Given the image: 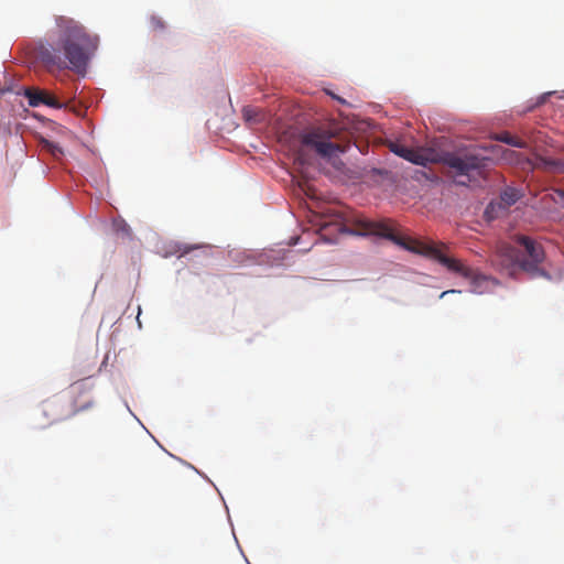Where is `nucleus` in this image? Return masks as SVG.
I'll return each instance as SVG.
<instances>
[{
  "mask_svg": "<svg viewBox=\"0 0 564 564\" xmlns=\"http://www.w3.org/2000/svg\"><path fill=\"white\" fill-rule=\"evenodd\" d=\"M359 226L364 235H375L393 241L395 245L417 254L436 260L448 271L459 274L470 282L473 292H481L482 284L488 282V278L477 270H474L460 260L449 257L444 246L426 243L411 238L398 236L391 224L388 221L359 220Z\"/></svg>",
  "mask_w": 564,
  "mask_h": 564,
  "instance_id": "obj_2",
  "label": "nucleus"
},
{
  "mask_svg": "<svg viewBox=\"0 0 564 564\" xmlns=\"http://www.w3.org/2000/svg\"><path fill=\"white\" fill-rule=\"evenodd\" d=\"M41 414L45 420L43 423L44 426L73 416L68 406L65 405L64 400L59 397H53L42 402Z\"/></svg>",
  "mask_w": 564,
  "mask_h": 564,
  "instance_id": "obj_8",
  "label": "nucleus"
},
{
  "mask_svg": "<svg viewBox=\"0 0 564 564\" xmlns=\"http://www.w3.org/2000/svg\"><path fill=\"white\" fill-rule=\"evenodd\" d=\"M531 165L533 169L564 174V163L560 160L534 155L531 161Z\"/></svg>",
  "mask_w": 564,
  "mask_h": 564,
  "instance_id": "obj_11",
  "label": "nucleus"
},
{
  "mask_svg": "<svg viewBox=\"0 0 564 564\" xmlns=\"http://www.w3.org/2000/svg\"><path fill=\"white\" fill-rule=\"evenodd\" d=\"M516 242L523 247L528 259L521 258L516 247L502 243L497 249L494 262L506 269L509 273H513L519 268L528 273L531 279L543 278L552 280L551 274L541 267L545 259L542 245L523 235L517 236Z\"/></svg>",
  "mask_w": 564,
  "mask_h": 564,
  "instance_id": "obj_4",
  "label": "nucleus"
},
{
  "mask_svg": "<svg viewBox=\"0 0 564 564\" xmlns=\"http://www.w3.org/2000/svg\"><path fill=\"white\" fill-rule=\"evenodd\" d=\"M486 161V158L479 155L476 151L465 150L437 154L436 162H443L448 166L449 173L457 184L467 185L487 166Z\"/></svg>",
  "mask_w": 564,
  "mask_h": 564,
  "instance_id": "obj_5",
  "label": "nucleus"
},
{
  "mask_svg": "<svg viewBox=\"0 0 564 564\" xmlns=\"http://www.w3.org/2000/svg\"><path fill=\"white\" fill-rule=\"evenodd\" d=\"M242 117L249 123H257L261 121L262 115L257 108L247 106L242 109Z\"/></svg>",
  "mask_w": 564,
  "mask_h": 564,
  "instance_id": "obj_13",
  "label": "nucleus"
},
{
  "mask_svg": "<svg viewBox=\"0 0 564 564\" xmlns=\"http://www.w3.org/2000/svg\"><path fill=\"white\" fill-rule=\"evenodd\" d=\"M552 94L553 93H545V94L541 95L540 97H538V99L532 105H530L527 108L525 111H531V110L535 109L536 107L543 105L546 101L547 97L551 96Z\"/></svg>",
  "mask_w": 564,
  "mask_h": 564,
  "instance_id": "obj_17",
  "label": "nucleus"
},
{
  "mask_svg": "<svg viewBox=\"0 0 564 564\" xmlns=\"http://www.w3.org/2000/svg\"><path fill=\"white\" fill-rule=\"evenodd\" d=\"M57 46L41 45L39 58L48 68L73 69L84 73L97 48V36L89 34L86 28L73 18L56 15Z\"/></svg>",
  "mask_w": 564,
  "mask_h": 564,
  "instance_id": "obj_1",
  "label": "nucleus"
},
{
  "mask_svg": "<svg viewBox=\"0 0 564 564\" xmlns=\"http://www.w3.org/2000/svg\"><path fill=\"white\" fill-rule=\"evenodd\" d=\"M44 148L55 158L63 154V150L62 148L54 143V142H51V141H44Z\"/></svg>",
  "mask_w": 564,
  "mask_h": 564,
  "instance_id": "obj_16",
  "label": "nucleus"
},
{
  "mask_svg": "<svg viewBox=\"0 0 564 564\" xmlns=\"http://www.w3.org/2000/svg\"><path fill=\"white\" fill-rule=\"evenodd\" d=\"M333 227L336 231H339V232L344 231V228H345V226L338 221H324L323 224H321V228H319L322 236L325 237L326 231H328Z\"/></svg>",
  "mask_w": 564,
  "mask_h": 564,
  "instance_id": "obj_15",
  "label": "nucleus"
},
{
  "mask_svg": "<svg viewBox=\"0 0 564 564\" xmlns=\"http://www.w3.org/2000/svg\"><path fill=\"white\" fill-rule=\"evenodd\" d=\"M327 94H328L329 96H332L334 99H336V100H338L339 102H341V104H345V102H346L343 98H340V97L336 96V95H335V94H333V93L327 91Z\"/></svg>",
  "mask_w": 564,
  "mask_h": 564,
  "instance_id": "obj_20",
  "label": "nucleus"
},
{
  "mask_svg": "<svg viewBox=\"0 0 564 564\" xmlns=\"http://www.w3.org/2000/svg\"><path fill=\"white\" fill-rule=\"evenodd\" d=\"M350 133L345 126L335 120H324L304 129L300 135L297 160L306 162L305 151H314L318 156L330 160L344 153L349 144Z\"/></svg>",
  "mask_w": 564,
  "mask_h": 564,
  "instance_id": "obj_3",
  "label": "nucleus"
},
{
  "mask_svg": "<svg viewBox=\"0 0 564 564\" xmlns=\"http://www.w3.org/2000/svg\"><path fill=\"white\" fill-rule=\"evenodd\" d=\"M455 292H456L455 290H449V291L442 292L441 297H443L444 295H446L448 293H455Z\"/></svg>",
  "mask_w": 564,
  "mask_h": 564,
  "instance_id": "obj_22",
  "label": "nucleus"
},
{
  "mask_svg": "<svg viewBox=\"0 0 564 564\" xmlns=\"http://www.w3.org/2000/svg\"><path fill=\"white\" fill-rule=\"evenodd\" d=\"M520 198V194L514 188H507L505 189L500 195V202L498 203H490L486 210L485 215L488 219H494L498 217L499 210L507 212V209L516 204Z\"/></svg>",
  "mask_w": 564,
  "mask_h": 564,
  "instance_id": "obj_9",
  "label": "nucleus"
},
{
  "mask_svg": "<svg viewBox=\"0 0 564 564\" xmlns=\"http://www.w3.org/2000/svg\"><path fill=\"white\" fill-rule=\"evenodd\" d=\"M193 249H194V247H185V249L183 250V252H182V253H183V254H186V253H188V252H189L191 250H193Z\"/></svg>",
  "mask_w": 564,
  "mask_h": 564,
  "instance_id": "obj_21",
  "label": "nucleus"
},
{
  "mask_svg": "<svg viewBox=\"0 0 564 564\" xmlns=\"http://www.w3.org/2000/svg\"><path fill=\"white\" fill-rule=\"evenodd\" d=\"M495 139L500 142L507 143L509 145L516 147V148H525L527 147L525 141L519 139L516 135H512L511 133H509L507 131L497 133Z\"/></svg>",
  "mask_w": 564,
  "mask_h": 564,
  "instance_id": "obj_12",
  "label": "nucleus"
},
{
  "mask_svg": "<svg viewBox=\"0 0 564 564\" xmlns=\"http://www.w3.org/2000/svg\"><path fill=\"white\" fill-rule=\"evenodd\" d=\"M389 150L395 155L417 165H427L429 163H436L437 153L430 149H413L397 142L390 141L388 144Z\"/></svg>",
  "mask_w": 564,
  "mask_h": 564,
  "instance_id": "obj_6",
  "label": "nucleus"
},
{
  "mask_svg": "<svg viewBox=\"0 0 564 564\" xmlns=\"http://www.w3.org/2000/svg\"><path fill=\"white\" fill-rule=\"evenodd\" d=\"M151 23H152V26H153L155 30H162V29H164V22H163L161 19H159V18L153 17V18L151 19Z\"/></svg>",
  "mask_w": 564,
  "mask_h": 564,
  "instance_id": "obj_19",
  "label": "nucleus"
},
{
  "mask_svg": "<svg viewBox=\"0 0 564 564\" xmlns=\"http://www.w3.org/2000/svg\"><path fill=\"white\" fill-rule=\"evenodd\" d=\"M25 97L29 100V105L37 107L40 105H46L52 108L62 109L66 107V104L61 102L55 96L51 95L46 90L37 88H29L25 90Z\"/></svg>",
  "mask_w": 564,
  "mask_h": 564,
  "instance_id": "obj_10",
  "label": "nucleus"
},
{
  "mask_svg": "<svg viewBox=\"0 0 564 564\" xmlns=\"http://www.w3.org/2000/svg\"><path fill=\"white\" fill-rule=\"evenodd\" d=\"M552 199L564 208V189H555L552 194Z\"/></svg>",
  "mask_w": 564,
  "mask_h": 564,
  "instance_id": "obj_18",
  "label": "nucleus"
},
{
  "mask_svg": "<svg viewBox=\"0 0 564 564\" xmlns=\"http://www.w3.org/2000/svg\"><path fill=\"white\" fill-rule=\"evenodd\" d=\"M115 228L113 230L116 234L122 238H130L131 237V229L127 226V224L122 220L115 221L113 224Z\"/></svg>",
  "mask_w": 564,
  "mask_h": 564,
  "instance_id": "obj_14",
  "label": "nucleus"
},
{
  "mask_svg": "<svg viewBox=\"0 0 564 564\" xmlns=\"http://www.w3.org/2000/svg\"><path fill=\"white\" fill-rule=\"evenodd\" d=\"M91 392L93 386L85 380H78L70 384L68 389L70 406H68V409L72 415L87 411L94 405Z\"/></svg>",
  "mask_w": 564,
  "mask_h": 564,
  "instance_id": "obj_7",
  "label": "nucleus"
}]
</instances>
